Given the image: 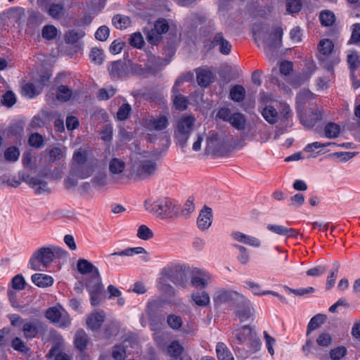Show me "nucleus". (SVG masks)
<instances>
[{
    "label": "nucleus",
    "mask_w": 360,
    "mask_h": 360,
    "mask_svg": "<svg viewBox=\"0 0 360 360\" xmlns=\"http://www.w3.org/2000/svg\"><path fill=\"white\" fill-rule=\"evenodd\" d=\"M68 252L58 246L41 247L35 251L29 261L30 269L41 271L53 262L54 257H65Z\"/></svg>",
    "instance_id": "f257e3e1"
},
{
    "label": "nucleus",
    "mask_w": 360,
    "mask_h": 360,
    "mask_svg": "<svg viewBox=\"0 0 360 360\" xmlns=\"http://www.w3.org/2000/svg\"><path fill=\"white\" fill-rule=\"evenodd\" d=\"M261 112L264 119L270 124H274L280 120V124L277 127L276 131L275 139H278L281 134L292 126V110L288 105H283L280 114L271 105H266Z\"/></svg>",
    "instance_id": "f03ea898"
},
{
    "label": "nucleus",
    "mask_w": 360,
    "mask_h": 360,
    "mask_svg": "<svg viewBox=\"0 0 360 360\" xmlns=\"http://www.w3.org/2000/svg\"><path fill=\"white\" fill-rule=\"evenodd\" d=\"M145 208L157 214L161 219H173L177 217L179 207L176 202L169 198L159 199L154 202L146 200Z\"/></svg>",
    "instance_id": "7ed1b4c3"
},
{
    "label": "nucleus",
    "mask_w": 360,
    "mask_h": 360,
    "mask_svg": "<svg viewBox=\"0 0 360 360\" xmlns=\"http://www.w3.org/2000/svg\"><path fill=\"white\" fill-rule=\"evenodd\" d=\"M195 118L191 115H182L174 125V137L176 143L182 148L186 146L187 141L193 130Z\"/></svg>",
    "instance_id": "20e7f679"
},
{
    "label": "nucleus",
    "mask_w": 360,
    "mask_h": 360,
    "mask_svg": "<svg viewBox=\"0 0 360 360\" xmlns=\"http://www.w3.org/2000/svg\"><path fill=\"white\" fill-rule=\"evenodd\" d=\"M70 169L79 179H87L92 175L94 166L87 162V153L85 150L79 148L74 153Z\"/></svg>",
    "instance_id": "39448f33"
},
{
    "label": "nucleus",
    "mask_w": 360,
    "mask_h": 360,
    "mask_svg": "<svg viewBox=\"0 0 360 360\" xmlns=\"http://www.w3.org/2000/svg\"><path fill=\"white\" fill-rule=\"evenodd\" d=\"M158 170L155 160L143 158L132 162L129 175L136 181H143L153 176Z\"/></svg>",
    "instance_id": "423d86ee"
},
{
    "label": "nucleus",
    "mask_w": 360,
    "mask_h": 360,
    "mask_svg": "<svg viewBox=\"0 0 360 360\" xmlns=\"http://www.w3.org/2000/svg\"><path fill=\"white\" fill-rule=\"evenodd\" d=\"M252 32L255 41H261L262 43L264 51L267 55H272L281 47L283 36V30L281 28H276L274 31L270 34L267 39H264L262 32L259 30L254 27Z\"/></svg>",
    "instance_id": "0eeeda50"
},
{
    "label": "nucleus",
    "mask_w": 360,
    "mask_h": 360,
    "mask_svg": "<svg viewBox=\"0 0 360 360\" xmlns=\"http://www.w3.org/2000/svg\"><path fill=\"white\" fill-rule=\"evenodd\" d=\"M193 269L188 266H176L170 271L169 274V280L176 285H179L183 288L188 286V281L191 279Z\"/></svg>",
    "instance_id": "6e6552de"
},
{
    "label": "nucleus",
    "mask_w": 360,
    "mask_h": 360,
    "mask_svg": "<svg viewBox=\"0 0 360 360\" xmlns=\"http://www.w3.org/2000/svg\"><path fill=\"white\" fill-rule=\"evenodd\" d=\"M244 295L237 291L221 288L217 290L213 297L215 304L220 305L222 304L231 302L234 306L239 300H243Z\"/></svg>",
    "instance_id": "1a4fd4ad"
},
{
    "label": "nucleus",
    "mask_w": 360,
    "mask_h": 360,
    "mask_svg": "<svg viewBox=\"0 0 360 360\" xmlns=\"http://www.w3.org/2000/svg\"><path fill=\"white\" fill-rule=\"evenodd\" d=\"M126 168L125 162L118 158H112L108 162V170L111 180L116 184L124 183V172Z\"/></svg>",
    "instance_id": "9d476101"
},
{
    "label": "nucleus",
    "mask_w": 360,
    "mask_h": 360,
    "mask_svg": "<svg viewBox=\"0 0 360 360\" xmlns=\"http://www.w3.org/2000/svg\"><path fill=\"white\" fill-rule=\"evenodd\" d=\"M20 177L21 180L28 184L30 188L34 190L35 193L38 195L49 193L51 192L47 182L40 176H32L22 173L20 174Z\"/></svg>",
    "instance_id": "9b49d317"
},
{
    "label": "nucleus",
    "mask_w": 360,
    "mask_h": 360,
    "mask_svg": "<svg viewBox=\"0 0 360 360\" xmlns=\"http://www.w3.org/2000/svg\"><path fill=\"white\" fill-rule=\"evenodd\" d=\"M212 280L210 273L200 269H193L191 276V285L197 289L205 288Z\"/></svg>",
    "instance_id": "f8f14e48"
},
{
    "label": "nucleus",
    "mask_w": 360,
    "mask_h": 360,
    "mask_svg": "<svg viewBox=\"0 0 360 360\" xmlns=\"http://www.w3.org/2000/svg\"><path fill=\"white\" fill-rule=\"evenodd\" d=\"M129 61L119 60L111 62L108 70L112 79H123L129 77Z\"/></svg>",
    "instance_id": "ddd939ff"
},
{
    "label": "nucleus",
    "mask_w": 360,
    "mask_h": 360,
    "mask_svg": "<svg viewBox=\"0 0 360 360\" xmlns=\"http://www.w3.org/2000/svg\"><path fill=\"white\" fill-rule=\"evenodd\" d=\"M46 325L42 321L34 319L32 321H25L22 325L23 335L27 339H32L37 337L40 332H44Z\"/></svg>",
    "instance_id": "4468645a"
},
{
    "label": "nucleus",
    "mask_w": 360,
    "mask_h": 360,
    "mask_svg": "<svg viewBox=\"0 0 360 360\" xmlns=\"http://www.w3.org/2000/svg\"><path fill=\"white\" fill-rule=\"evenodd\" d=\"M219 46V52L223 55H229L231 51L232 46L231 43L224 38L222 32L215 33L212 39L210 42H205V46H207L210 49Z\"/></svg>",
    "instance_id": "2eb2a0df"
},
{
    "label": "nucleus",
    "mask_w": 360,
    "mask_h": 360,
    "mask_svg": "<svg viewBox=\"0 0 360 360\" xmlns=\"http://www.w3.org/2000/svg\"><path fill=\"white\" fill-rule=\"evenodd\" d=\"M234 307L236 308V314L240 321H245L253 315L254 308L250 300L245 295L244 300L237 302Z\"/></svg>",
    "instance_id": "dca6fc26"
},
{
    "label": "nucleus",
    "mask_w": 360,
    "mask_h": 360,
    "mask_svg": "<svg viewBox=\"0 0 360 360\" xmlns=\"http://www.w3.org/2000/svg\"><path fill=\"white\" fill-rule=\"evenodd\" d=\"M169 30L168 22L165 19H160L155 22L154 29L151 30L147 34L148 41L153 44L157 43L160 35L166 33Z\"/></svg>",
    "instance_id": "f3484780"
},
{
    "label": "nucleus",
    "mask_w": 360,
    "mask_h": 360,
    "mask_svg": "<svg viewBox=\"0 0 360 360\" xmlns=\"http://www.w3.org/2000/svg\"><path fill=\"white\" fill-rule=\"evenodd\" d=\"M183 79L179 78L175 82V84L172 88V93H173V104L176 109L179 110H184L186 109L188 101L186 96H184L182 94L179 93V91L177 88L179 85H180L181 83L183 82Z\"/></svg>",
    "instance_id": "a211bd4d"
},
{
    "label": "nucleus",
    "mask_w": 360,
    "mask_h": 360,
    "mask_svg": "<svg viewBox=\"0 0 360 360\" xmlns=\"http://www.w3.org/2000/svg\"><path fill=\"white\" fill-rule=\"evenodd\" d=\"M253 333L252 328L250 326H243L235 330L234 340L232 341L233 345L238 348V345H241L248 341Z\"/></svg>",
    "instance_id": "6ab92c4d"
},
{
    "label": "nucleus",
    "mask_w": 360,
    "mask_h": 360,
    "mask_svg": "<svg viewBox=\"0 0 360 360\" xmlns=\"http://www.w3.org/2000/svg\"><path fill=\"white\" fill-rule=\"evenodd\" d=\"M212 209L205 206L200 211L199 216L197 219L198 227L201 231L207 230L212 224Z\"/></svg>",
    "instance_id": "aec40b11"
},
{
    "label": "nucleus",
    "mask_w": 360,
    "mask_h": 360,
    "mask_svg": "<svg viewBox=\"0 0 360 360\" xmlns=\"http://www.w3.org/2000/svg\"><path fill=\"white\" fill-rule=\"evenodd\" d=\"M231 238L238 242L242 243L254 248H259L261 245V241L256 237L246 235L240 231H234L231 234Z\"/></svg>",
    "instance_id": "412c9836"
},
{
    "label": "nucleus",
    "mask_w": 360,
    "mask_h": 360,
    "mask_svg": "<svg viewBox=\"0 0 360 360\" xmlns=\"http://www.w3.org/2000/svg\"><path fill=\"white\" fill-rule=\"evenodd\" d=\"M196 79L199 86L207 87L214 79V75L207 68H198L196 70Z\"/></svg>",
    "instance_id": "4be33fe9"
},
{
    "label": "nucleus",
    "mask_w": 360,
    "mask_h": 360,
    "mask_svg": "<svg viewBox=\"0 0 360 360\" xmlns=\"http://www.w3.org/2000/svg\"><path fill=\"white\" fill-rule=\"evenodd\" d=\"M105 321V313L103 311H94L91 313L86 319L88 327L92 330L98 329Z\"/></svg>",
    "instance_id": "5701e85b"
},
{
    "label": "nucleus",
    "mask_w": 360,
    "mask_h": 360,
    "mask_svg": "<svg viewBox=\"0 0 360 360\" xmlns=\"http://www.w3.org/2000/svg\"><path fill=\"white\" fill-rule=\"evenodd\" d=\"M168 124V119L165 115L152 118L146 121V127L149 130L161 131L167 128Z\"/></svg>",
    "instance_id": "b1692460"
},
{
    "label": "nucleus",
    "mask_w": 360,
    "mask_h": 360,
    "mask_svg": "<svg viewBox=\"0 0 360 360\" xmlns=\"http://www.w3.org/2000/svg\"><path fill=\"white\" fill-rule=\"evenodd\" d=\"M129 76L131 74L133 75H145L148 73H153L156 72L155 69H153L151 65L146 64L145 67H143L140 64H136L129 61Z\"/></svg>",
    "instance_id": "393cba45"
},
{
    "label": "nucleus",
    "mask_w": 360,
    "mask_h": 360,
    "mask_svg": "<svg viewBox=\"0 0 360 360\" xmlns=\"http://www.w3.org/2000/svg\"><path fill=\"white\" fill-rule=\"evenodd\" d=\"M31 279L39 288L51 286L53 283V278L51 276L44 274H34L32 276Z\"/></svg>",
    "instance_id": "a878e982"
},
{
    "label": "nucleus",
    "mask_w": 360,
    "mask_h": 360,
    "mask_svg": "<svg viewBox=\"0 0 360 360\" xmlns=\"http://www.w3.org/2000/svg\"><path fill=\"white\" fill-rule=\"evenodd\" d=\"M89 343V338L87 334L84 330H79L76 332L75 335L74 344L75 347L83 352Z\"/></svg>",
    "instance_id": "bb28decb"
},
{
    "label": "nucleus",
    "mask_w": 360,
    "mask_h": 360,
    "mask_svg": "<svg viewBox=\"0 0 360 360\" xmlns=\"http://www.w3.org/2000/svg\"><path fill=\"white\" fill-rule=\"evenodd\" d=\"M227 122L238 130H243L245 128L246 119L242 113L233 112Z\"/></svg>",
    "instance_id": "cd10ccee"
},
{
    "label": "nucleus",
    "mask_w": 360,
    "mask_h": 360,
    "mask_svg": "<svg viewBox=\"0 0 360 360\" xmlns=\"http://www.w3.org/2000/svg\"><path fill=\"white\" fill-rule=\"evenodd\" d=\"M191 299L199 307H207L210 302V298L206 291H198L191 294Z\"/></svg>",
    "instance_id": "c85d7f7f"
},
{
    "label": "nucleus",
    "mask_w": 360,
    "mask_h": 360,
    "mask_svg": "<svg viewBox=\"0 0 360 360\" xmlns=\"http://www.w3.org/2000/svg\"><path fill=\"white\" fill-rule=\"evenodd\" d=\"M326 321V316L321 314H318L313 316L309 321L307 326V336H309V333L319 327H321Z\"/></svg>",
    "instance_id": "c756f323"
},
{
    "label": "nucleus",
    "mask_w": 360,
    "mask_h": 360,
    "mask_svg": "<svg viewBox=\"0 0 360 360\" xmlns=\"http://www.w3.org/2000/svg\"><path fill=\"white\" fill-rule=\"evenodd\" d=\"M87 290H103V285L101 282V278L98 270L96 271L91 276V278L85 283Z\"/></svg>",
    "instance_id": "7c9ffc66"
},
{
    "label": "nucleus",
    "mask_w": 360,
    "mask_h": 360,
    "mask_svg": "<svg viewBox=\"0 0 360 360\" xmlns=\"http://www.w3.org/2000/svg\"><path fill=\"white\" fill-rule=\"evenodd\" d=\"M244 283L245 287L250 290L255 295H276V292L272 290H262L260 285L252 281H245Z\"/></svg>",
    "instance_id": "2f4dec72"
},
{
    "label": "nucleus",
    "mask_w": 360,
    "mask_h": 360,
    "mask_svg": "<svg viewBox=\"0 0 360 360\" xmlns=\"http://www.w3.org/2000/svg\"><path fill=\"white\" fill-rule=\"evenodd\" d=\"M162 303L160 299L153 300L148 302L146 312L150 319L155 318L157 312L162 307Z\"/></svg>",
    "instance_id": "473e14b6"
},
{
    "label": "nucleus",
    "mask_w": 360,
    "mask_h": 360,
    "mask_svg": "<svg viewBox=\"0 0 360 360\" xmlns=\"http://www.w3.org/2000/svg\"><path fill=\"white\" fill-rule=\"evenodd\" d=\"M77 270L83 275L88 274H96V271L98 270L97 267L94 266L91 262L84 259H80L77 265Z\"/></svg>",
    "instance_id": "72a5a7b5"
},
{
    "label": "nucleus",
    "mask_w": 360,
    "mask_h": 360,
    "mask_svg": "<svg viewBox=\"0 0 360 360\" xmlns=\"http://www.w3.org/2000/svg\"><path fill=\"white\" fill-rule=\"evenodd\" d=\"M216 352L219 360H234L233 354L223 342L217 343Z\"/></svg>",
    "instance_id": "f704fd0d"
},
{
    "label": "nucleus",
    "mask_w": 360,
    "mask_h": 360,
    "mask_svg": "<svg viewBox=\"0 0 360 360\" xmlns=\"http://www.w3.org/2000/svg\"><path fill=\"white\" fill-rule=\"evenodd\" d=\"M91 182L95 188H103L108 184V175L105 172H97Z\"/></svg>",
    "instance_id": "c9c22d12"
},
{
    "label": "nucleus",
    "mask_w": 360,
    "mask_h": 360,
    "mask_svg": "<svg viewBox=\"0 0 360 360\" xmlns=\"http://www.w3.org/2000/svg\"><path fill=\"white\" fill-rule=\"evenodd\" d=\"M347 63L351 74H354L360 65V56L356 51H349L347 55Z\"/></svg>",
    "instance_id": "e433bc0d"
},
{
    "label": "nucleus",
    "mask_w": 360,
    "mask_h": 360,
    "mask_svg": "<svg viewBox=\"0 0 360 360\" xmlns=\"http://www.w3.org/2000/svg\"><path fill=\"white\" fill-rule=\"evenodd\" d=\"M340 134V127L335 122H328L324 127V136L328 139H335Z\"/></svg>",
    "instance_id": "4c0bfd02"
},
{
    "label": "nucleus",
    "mask_w": 360,
    "mask_h": 360,
    "mask_svg": "<svg viewBox=\"0 0 360 360\" xmlns=\"http://www.w3.org/2000/svg\"><path fill=\"white\" fill-rule=\"evenodd\" d=\"M245 96V90L241 85H235L230 90V98L236 102H241Z\"/></svg>",
    "instance_id": "58836bf2"
},
{
    "label": "nucleus",
    "mask_w": 360,
    "mask_h": 360,
    "mask_svg": "<svg viewBox=\"0 0 360 360\" xmlns=\"http://www.w3.org/2000/svg\"><path fill=\"white\" fill-rule=\"evenodd\" d=\"M48 14L54 19L61 18L65 13V7L61 4H52L47 10Z\"/></svg>",
    "instance_id": "ea45409f"
},
{
    "label": "nucleus",
    "mask_w": 360,
    "mask_h": 360,
    "mask_svg": "<svg viewBox=\"0 0 360 360\" xmlns=\"http://www.w3.org/2000/svg\"><path fill=\"white\" fill-rule=\"evenodd\" d=\"M114 26L120 30L126 29L131 24V20L128 16L115 15L112 19Z\"/></svg>",
    "instance_id": "a19ab883"
},
{
    "label": "nucleus",
    "mask_w": 360,
    "mask_h": 360,
    "mask_svg": "<svg viewBox=\"0 0 360 360\" xmlns=\"http://www.w3.org/2000/svg\"><path fill=\"white\" fill-rule=\"evenodd\" d=\"M85 35L84 31L79 30H69L65 33V40L67 44H75Z\"/></svg>",
    "instance_id": "79ce46f5"
},
{
    "label": "nucleus",
    "mask_w": 360,
    "mask_h": 360,
    "mask_svg": "<svg viewBox=\"0 0 360 360\" xmlns=\"http://www.w3.org/2000/svg\"><path fill=\"white\" fill-rule=\"evenodd\" d=\"M319 20L321 24L325 27H329L333 25L335 20L334 13L330 11H323L320 13Z\"/></svg>",
    "instance_id": "37998d69"
},
{
    "label": "nucleus",
    "mask_w": 360,
    "mask_h": 360,
    "mask_svg": "<svg viewBox=\"0 0 360 360\" xmlns=\"http://www.w3.org/2000/svg\"><path fill=\"white\" fill-rule=\"evenodd\" d=\"M72 96V91L65 85H60L58 87L56 97L60 101L65 102L70 99Z\"/></svg>",
    "instance_id": "c03bdc74"
},
{
    "label": "nucleus",
    "mask_w": 360,
    "mask_h": 360,
    "mask_svg": "<svg viewBox=\"0 0 360 360\" xmlns=\"http://www.w3.org/2000/svg\"><path fill=\"white\" fill-rule=\"evenodd\" d=\"M141 254L147 255V252L142 247H136V248H129L125 249L120 252H114V253L111 254V255L131 257L134 255H141Z\"/></svg>",
    "instance_id": "a18cd8bd"
},
{
    "label": "nucleus",
    "mask_w": 360,
    "mask_h": 360,
    "mask_svg": "<svg viewBox=\"0 0 360 360\" xmlns=\"http://www.w3.org/2000/svg\"><path fill=\"white\" fill-rule=\"evenodd\" d=\"M41 91V87L37 89L33 84L27 83L22 87V94L23 96L30 98H34Z\"/></svg>",
    "instance_id": "49530a36"
},
{
    "label": "nucleus",
    "mask_w": 360,
    "mask_h": 360,
    "mask_svg": "<svg viewBox=\"0 0 360 360\" xmlns=\"http://www.w3.org/2000/svg\"><path fill=\"white\" fill-rule=\"evenodd\" d=\"M183 351V347L176 340L172 342L167 347V352L172 358L179 357Z\"/></svg>",
    "instance_id": "de8ad7c7"
},
{
    "label": "nucleus",
    "mask_w": 360,
    "mask_h": 360,
    "mask_svg": "<svg viewBox=\"0 0 360 360\" xmlns=\"http://www.w3.org/2000/svg\"><path fill=\"white\" fill-rule=\"evenodd\" d=\"M333 41L330 39H325L321 40L319 44V50L320 53L323 56L329 55L333 49Z\"/></svg>",
    "instance_id": "09e8293b"
},
{
    "label": "nucleus",
    "mask_w": 360,
    "mask_h": 360,
    "mask_svg": "<svg viewBox=\"0 0 360 360\" xmlns=\"http://www.w3.org/2000/svg\"><path fill=\"white\" fill-rule=\"evenodd\" d=\"M131 112V107L129 103H123L117 112V119L120 121H124L128 119Z\"/></svg>",
    "instance_id": "8fccbe9b"
},
{
    "label": "nucleus",
    "mask_w": 360,
    "mask_h": 360,
    "mask_svg": "<svg viewBox=\"0 0 360 360\" xmlns=\"http://www.w3.org/2000/svg\"><path fill=\"white\" fill-rule=\"evenodd\" d=\"M340 266V264L338 262H334L333 269H332L330 275L327 278L326 287L327 290H329L334 286Z\"/></svg>",
    "instance_id": "3c124183"
},
{
    "label": "nucleus",
    "mask_w": 360,
    "mask_h": 360,
    "mask_svg": "<svg viewBox=\"0 0 360 360\" xmlns=\"http://www.w3.org/2000/svg\"><path fill=\"white\" fill-rule=\"evenodd\" d=\"M233 246L237 248L240 252V254L237 257L239 262L242 264H248L250 260V257L247 248L238 244H233Z\"/></svg>",
    "instance_id": "603ef678"
},
{
    "label": "nucleus",
    "mask_w": 360,
    "mask_h": 360,
    "mask_svg": "<svg viewBox=\"0 0 360 360\" xmlns=\"http://www.w3.org/2000/svg\"><path fill=\"white\" fill-rule=\"evenodd\" d=\"M153 232L146 225H141L137 230V237L143 240L153 238Z\"/></svg>",
    "instance_id": "864d4df0"
},
{
    "label": "nucleus",
    "mask_w": 360,
    "mask_h": 360,
    "mask_svg": "<svg viewBox=\"0 0 360 360\" xmlns=\"http://www.w3.org/2000/svg\"><path fill=\"white\" fill-rule=\"evenodd\" d=\"M90 58L96 65H101L104 60L103 52L98 48H93L90 52Z\"/></svg>",
    "instance_id": "5fc2aeb1"
},
{
    "label": "nucleus",
    "mask_w": 360,
    "mask_h": 360,
    "mask_svg": "<svg viewBox=\"0 0 360 360\" xmlns=\"http://www.w3.org/2000/svg\"><path fill=\"white\" fill-rule=\"evenodd\" d=\"M58 30L53 25H46L42 30V37L46 39H53L56 37Z\"/></svg>",
    "instance_id": "6e6d98bb"
},
{
    "label": "nucleus",
    "mask_w": 360,
    "mask_h": 360,
    "mask_svg": "<svg viewBox=\"0 0 360 360\" xmlns=\"http://www.w3.org/2000/svg\"><path fill=\"white\" fill-rule=\"evenodd\" d=\"M62 311H60L56 307L49 308L45 314V316L51 322L56 323L58 319L61 316Z\"/></svg>",
    "instance_id": "4d7b16f0"
},
{
    "label": "nucleus",
    "mask_w": 360,
    "mask_h": 360,
    "mask_svg": "<svg viewBox=\"0 0 360 360\" xmlns=\"http://www.w3.org/2000/svg\"><path fill=\"white\" fill-rule=\"evenodd\" d=\"M77 175L74 174L72 171L70 169L69 174L64 180V185L67 189H72L75 188L78 184Z\"/></svg>",
    "instance_id": "13d9d810"
},
{
    "label": "nucleus",
    "mask_w": 360,
    "mask_h": 360,
    "mask_svg": "<svg viewBox=\"0 0 360 360\" xmlns=\"http://www.w3.org/2000/svg\"><path fill=\"white\" fill-rule=\"evenodd\" d=\"M90 295V301L92 306H98L102 301L103 290H88Z\"/></svg>",
    "instance_id": "bf43d9fd"
},
{
    "label": "nucleus",
    "mask_w": 360,
    "mask_h": 360,
    "mask_svg": "<svg viewBox=\"0 0 360 360\" xmlns=\"http://www.w3.org/2000/svg\"><path fill=\"white\" fill-rule=\"evenodd\" d=\"M20 155L19 150L15 147H9L4 152V158L7 161L15 162Z\"/></svg>",
    "instance_id": "052dcab7"
},
{
    "label": "nucleus",
    "mask_w": 360,
    "mask_h": 360,
    "mask_svg": "<svg viewBox=\"0 0 360 360\" xmlns=\"http://www.w3.org/2000/svg\"><path fill=\"white\" fill-rule=\"evenodd\" d=\"M219 137L216 133L210 132L206 139V150L217 149L219 146Z\"/></svg>",
    "instance_id": "680f3d73"
},
{
    "label": "nucleus",
    "mask_w": 360,
    "mask_h": 360,
    "mask_svg": "<svg viewBox=\"0 0 360 360\" xmlns=\"http://www.w3.org/2000/svg\"><path fill=\"white\" fill-rule=\"evenodd\" d=\"M167 322L174 330L179 329L182 326V319L179 316L171 314L167 316Z\"/></svg>",
    "instance_id": "e2e57ef3"
},
{
    "label": "nucleus",
    "mask_w": 360,
    "mask_h": 360,
    "mask_svg": "<svg viewBox=\"0 0 360 360\" xmlns=\"http://www.w3.org/2000/svg\"><path fill=\"white\" fill-rule=\"evenodd\" d=\"M300 0H287L286 9L290 13H298L302 8Z\"/></svg>",
    "instance_id": "0e129e2a"
},
{
    "label": "nucleus",
    "mask_w": 360,
    "mask_h": 360,
    "mask_svg": "<svg viewBox=\"0 0 360 360\" xmlns=\"http://www.w3.org/2000/svg\"><path fill=\"white\" fill-rule=\"evenodd\" d=\"M12 287L13 289L17 290H22L25 288L26 285V281L23 276L20 274H18L12 278Z\"/></svg>",
    "instance_id": "69168bd1"
},
{
    "label": "nucleus",
    "mask_w": 360,
    "mask_h": 360,
    "mask_svg": "<svg viewBox=\"0 0 360 360\" xmlns=\"http://www.w3.org/2000/svg\"><path fill=\"white\" fill-rule=\"evenodd\" d=\"M360 42V23L354 24L352 26V35L349 41V44H358Z\"/></svg>",
    "instance_id": "338daca9"
},
{
    "label": "nucleus",
    "mask_w": 360,
    "mask_h": 360,
    "mask_svg": "<svg viewBox=\"0 0 360 360\" xmlns=\"http://www.w3.org/2000/svg\"><path fill=\"white\" fill-rule=\"evenodd\" d=\"M125 346L122 345H116L114 347L112 350V357L115 360H124L125 358Z\"/></svg>",
    "instance_id": "774afa93"
}]
</instances>
